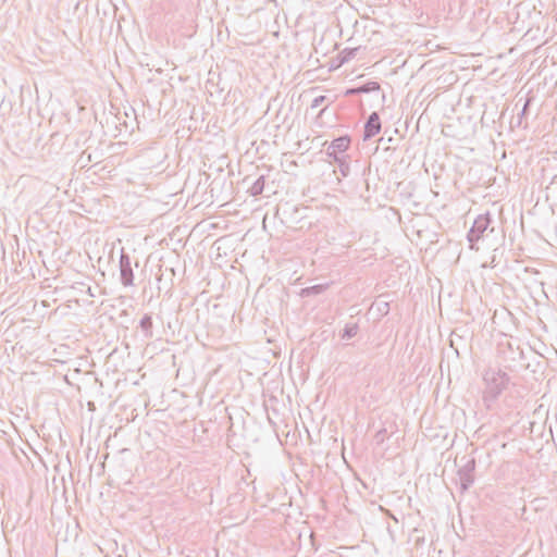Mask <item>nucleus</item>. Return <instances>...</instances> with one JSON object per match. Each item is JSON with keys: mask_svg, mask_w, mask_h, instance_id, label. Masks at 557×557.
I'll return each mask as SVG.
<instances>
[{"mask_svg": "<svg viewBox=\"0 0 557 557\" xmlns=\"http://www.w3.org/2000/svg\"><path fill=\"white\" fill-rule=\"evenodd\" d=\"M483 380L486 383L483 400L487 408H490L488 401L494 400L502 393L509 379L507 374L500 370L488 369L485 371Z\"/></svg>", "mask_w": 557, "mask_h": 557, "instance_id": "1", "label": "nucleus"}, {"mask_svg": "<svg viewBox=\"0 0 557 557\" xmlns=\"http://www.w3.org/2000/svg\"><path fill=\"white\" fill-rule=\"evenodd\" d=\"M492 222L490 213L480 214L473 222L472 227L468 232L467 238L469 242V247L472 250H479V247L475 244L483 238L484 233L490 227Z\"/></svg>", "mask_w": 557, "mask_h": 557, "instance_id": "2", "label": "nucleus"}, {"mask_svg": "<svg viewBox=\"0 0 557 557\" xmlns=\"http://www.w3.org/2000/svg\"><path fill=\"white\" fill-rule=\"evenodd\" d=\"M475 459L468 458L458 470L461 492H466L474 482Z\"/></svg>", "mask_w": 557, "mask_h": 557, "instance_id": "3", "label": "nucleus"}, {"mask_svg": "<svg viewBox=\"0 0 557 557\" xmlns=\"http://www.w3.org/2000/svg\"><path fill=\"white\" fill-rule=\"evenodd\" d=\"M120 277L124 286H132L134 284V272L131 263L129 256L122 250L120 256Z\"/></svg>", "mask_w": 557, "mask_h": 557, "instance_id": "4", "label": "nucleus"}, {"mask_svg": "<svg viewBox=\"0 0 557 557\" xmlns=\"http://www.w3.org/2000/svg\"><path fill=\"white\" fill-rule=\"evenodd\" d=\"M381 119L377 112H372L364 123L363 140H369L381 131Z\"/></svg>", "mask_w": 557, "mask_h": 557, "instance_id": "5", "label": "nucleus"}, {"mask_svg": "<svg viewBox=\"0 0 557 557\" xmlns=\"http://www.w3.org/2000/svg\"><path fill=\"white\" fill-rule=\"evenodd\" d=\"M350 143H351V140H350V137L348 135L335 138L330 144V148H331V151H332L331 153H342L343 154L349 148Z\"/></svg>", "mask_w": 557, "mask_h": 557, "instance_id": "6", "label": "nucleus"}, {"mask_svg": "<svg viewBox=\"0 0 557 557\" xmlns=\"http://www.w3.org/2000/svg\"><path fill=\"white\" fill-rule=\"evenodd\" d=\"M152 317L149 313H146L139 321V327L141 329L146 338H151L153 336L152 332Z\"/></svg>", "mask_w": 557, "mask_h": 557, "instance_id": "7", "label": "nucleus"}, {"mask_svg": "<svg viewBox=\"0 0 557 557\" xmlns=\"http://www.w3.org/2000/svg\"><path fill=\"white\" fill-rule=\"evenodd\" d=\"M265 180L264 176H259L249 187L248 191L251 196L257 197L264 190Z\"/></svg>", "mask_w": 557, "mask_h": 557, "instance_id": "8", "label": "nucleus"}, {"mask_svg": "<svg viewBox=\"0 0 557 557\" xmlns=\"http://www.w3.org/2000/svg\"><path fill=\"white\" fill-rule=\"evenodd\" d=\"M358 325L357 323H347L343 330L342 338L343 339H349L357 335L358 333Z\"/></svg>", "mask_w": 557, "mask_h": 557, "instance_id": "9", "label": "nucleus"}, {"mask_svg": "<svg viewBox=\"0 0 557 557\" xmlns=\"http://www.w3.org/2000/svg\"><path fill=\"white\" fill-rule=\"evenodd\" d=\"M357 90L361 91V94L376 91V90H380V84L377 82H368V83L357 87Z\"/></svg>", "mask_w": 557, "mask_h": 557, "instance_id": "10", "label": "nucleus"}, {"mask_svg": "<svg viewBox=\"0 0 557 557\" xmlns=\"http://www.w3.org/2000/svg\"><path fill=\"white\" fill-rule=\"evenodd\" d=\"M358 51H359V48H350V49L343 50L342 62L344 63V62L350 61L351 59H354L356 57Z\"/></svg>", "mask_w": 557, "mask_h": 557, "instance_id": "11", "label": "nucleus"}, {"mask_svg": "<svg viewBox=\"0 0 557 557\" xmlns=\"http://www.w3.org/2000/svg\"><path fill=\"white\" fill-rule=\"evenodd\" d=\"M324 289L323 285H314L311 287L304 288L301 290L302 296L317 295L320 294Z\"/></svg>", "mask_w": 557, "mask_h": 557, "instance_id": "12", "label": "nucleus"}, {"mask_svg": "<svg viewBox=\"0 0 557 557\" xmlns=\"http://www.w3.org/2000/svg\"><path fill=\"white\" fill-rule=\"evenodd\" d=\"M336 163H338V170H339L341 174L344 177L348 176L350 166H349V163L345 160V157L343 159H341L339 161H337Z\"/></svg>", "mask_w": 557, "mask_h": 557, "instance_id": "13", "label": "nucleus"}, {"mask_svg": "<svg viewBox=\"0 0 557 557\" xmlns=\"http://www.w3.org/2000/svg\"><path fill=\"white\" fill-rule=\"evenodd\" d=\"M326 100L325 96H318L311 102V109L319 108Z\"/></svg>", "mask_w": 557, "mask_h": 557, "instance_id": "14", "label": "nucleus"}, {"mask_svg": "<svg viewBox=\"0 0 557 557\" xmlns=\"http://www.w3.org/2000/svg\"><path fill=\"white\" fill-rule=\"evenodd\" d=\"M331 152L332 151H331V148L329 146L327 149H326V154H327V157L332 158L334 160V162H337V161H339L341 159L344 158V154H342V153H331Z\"/></svg>", "mask_w": 557, "mask_h": 557, "instance_id": "15", "label": "nucleus"}, {"mask_svg": "<svg viewBox=\"0 0 557 557\" xmlns=\"http://www.w3.org/2000/svg\"><path fill=\"white\" fill-rule=\"evenodd\" d=\"M358 94H361V91H358L357 90V87L356 88H349L346 90V95L347 96H350V95H358Z\"/></svg>", "mask_w": 557, "mask_h": 557, "instance_id": "16", "label": "nucleus"}, {"mask_svg": "<svg viewBox=\"0 0 557 557\" xmlns=\"http://www.w3.org/2000/svg\"><path fill=\"white\" fill-rule=\"evenodd\" d=\"M529 104H530V100H527L524 106H523V109L521 111V115H524L527 113Z\"/></svg>", "mask_w": 557, "mask_h": 557, "instance_id": "17", "label": "nucleus"}, {"mask_svg": "<svg viewBox=\"0 0 557 557\" xmlns=\"http://www.w3.org/2000/svg\"><path fill=\"white\" fill-rule=\"evenodd\" d=\"M387 516L392 518L394 521L398 522L397 517H395L391 511H387Z\"/></svg>", "mask_w": 557, "mask_h": 557, "instance_id": "18", "label": "nucleus"}]
</instances>
